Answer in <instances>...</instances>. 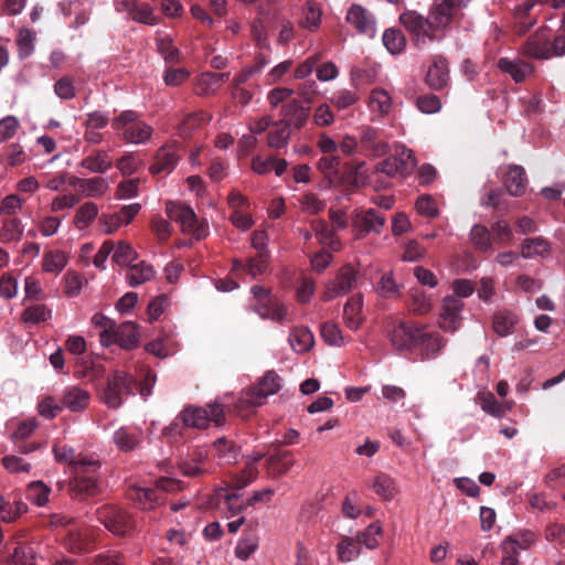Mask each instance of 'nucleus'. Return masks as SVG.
Instances as JSON below:
<instances>
[{
  "label": "nucleus",
  "instance_id": "obj_1",
  "mask_svg": "<svg viewBox=\"0 0 565 565\" xmlns=\"http://www.w3.org/2000/svg\"><path fill=\"white\" fill-rule=\"evenodd\" d=\"M111 128L119 132L127 143L141 145L150 140L153 128L140 118L135 110H122L111 120Z\"/></svg>",
  "mask_w": 565,
  "mask_h": 565
},
{
  "label": "nucleus",
  "instance_id": "obj_2",
  "mask_svg": "<svg viewBox=\"0 0 565 565\" xmlns=\"http://www.w3.org/2000/svg\"><path fill=\"white\" fill-rule=\"evenodd\" d=\"M280 388L281 377L273 370L267 371L254 386L242 392L235 408L242 415L246 409L263 405L268 396L275 395Z\"/></svg>",
  "mask_w": 565,
  "mask_h": 565
},
{
  "label": "nucleus",
  "instance_id": "obj_3",
  "mask_svg": "<svg viewBox=\"0 0 565 565\" xmlns=\"http://www.w3.org/2000/svg\"><path fill=\"white\" fill-rule=\"evenodd\" d=\"M164 211L170 221L180 225L183 234H190L198 241L206 237L209 233L207 223L199 220L190 206L181 202L168 201Z\"/></svg>",
  "mask_w": 565,
  "mask_h": 565
},
{
  "label": "nucleus",
  "instance_id": "obj_4",
  "mask_svg": "<svg viewBox=\"0 0 565 565\" xmlns=\"http://www.w3.org/2000/svg\"><path fill=\"white\" fill-rule=\"evenodd\" d=\"M399 23L407 30L412 43L418 49L425 47L430 42L441 41V34H435L430 30L428 17L419 14L417 11L408 10L398 18Z\"/></svg>",
  "mask_w": 565,
  "mask_h": 565
},
{
  "label": "nucleus",
  "instance_id": "obj_5",
  "mask_svg": "<svg viewBox=\"0 0 565 565\" xmlns=\"http://www.w3.org/2000/svg\"><path fill=\"white\" fill-rule=\"evenodd\" d=\"M180 418L186 427L204 429L211 424L223 425L225 413L223 405L213 402L205 407L188 406L181 412Z\"/></svg>",
  "mask_w": 565,
  "mask_h": 565
},
{
  "label": "nucleus",
  "instance_id": "obj_6",
  "mask_svg": "<svg viewBox=\"0 0 565 565\" xmlns=\"http://www.w3.org/2000/svg\"><path fill=\"white\" fill-rule=\"evenodd\" d=\"M52 450L55 460L68 465L72 468V472L100 469V460L94 455L77 452L75 448L66 445H54Z\"/></svg>",
  "mask_w": 565,
  "mask_h": 565
},
{
  "label": "nucleus",
  "instance_id": "obj_7",
  "mask_svg": "<svg viewBox=\"0 0 565 565\" xmlns=\"http://www.w3.org/2000/svg\"><path fill=\"white\" fill-rule=\"evenodd\" d=\"M134 379L125 371H115L108 379L102 399L109 408L121 406L124 396L132 393Z\"/></svg>",
  "mask_w": 565,
  "mask_h": 565
},
{
  "label": "nucleus",
  "instance_id": "obj_8",
  "mask_svg": "<svg viewBox=\"0 0 565 565\" xmlns=\"http://www.w3.org/2000/svg\"><path fill=\"white\" fill-rule=\"evenodd\" d=\"M468 0H441V2L434 4L428 13L430 22V30L435 34H440L451 23L457 9L466 7Z\"/></svg>",
  "mask_w": 565,
  "mask_h": 565
},
{
  "label": "nucleus",
  "instance_id": "obj_9",
  "mask_svg": "<svg viewBox=\"0 0 565 565\" xmlns=\"http://www.w3.org/2000/svg\"><path fill=\"white\" fill-rule=\"evenodd\" d=\"M465 303L455 296H446L441 300L438 326L445 332L455 333L462 324V310Z\"/></svg>",
  "mask_w": 565,
  "mask_h": 565
},
{
  "label": "nucleus",
  "instance_id": "obj_10",
  "mask_svg": "<svg viewBox=\"0 0 565 565\" xmlns=\"http://www.w3.org/2000/svg\"><path fill=\"white\" fill-rule=\"evenodd\" d=\"M97 513L99 522L115 535H125L132 529L129 514L121 508L105 505Z\"/></svg>",
  "mask_w": 565,
  "mask_h": 565
},
{
  "label": "nucleus",
  "instance_id": "obj_11",
  "mask_svg": "<svg viewBox=\"0 0 565 565\" xmlns=\"http://www.w3.org/2000/svg\"><path fill=\"white\" fill-rule=\"evenodd\" d=\"M74 476L70 480L68 492L74 499H83L98 493V470L73 471Z\"/></svg>",
  "mask_w": 565,
  "mask_h": 565
},
{
  "label": "nucleus",
  "instance_id": "obj_12",
  "mask_svg": "<svg viewBox=\"0 0 565 565\" xmlns=\"http://www.w3.org/2000/svg\"><path fill=\"white\" fill-rule=\"evenodd\" d=\"M521 52L536 60L553 57L548 30L546 28L537 29L522 45Z\"/></svg>",
  "mask_w": 565,
  "mask_h": 565
},
{
  "label": "nucleus",
  "instance_id": "obj_13",
  "mask_svg": "<svg viewBox=\"0 0 565 565\" xmlns=\"http://www.w3.org/2000/svg\"><path fill=\"white\" fill-rule=\"evenodd\" d=\"M385 215L374 209L358 213L352 223L355 239L363 238L371 232L380 233L385 226Z\"/></svg>",
  "mask_w": 565,
  "mask_h": 565
},
{
  "label": "nucleus",
  "instance_id": "obj_14",
  "mask_svg": "<svg viewBox=\"0 0 565 565\" xmlns=\"http://www.w3.org/2000/svg\"><path fill=\"white\" fill-rule=\"evenodd\" d=\"M345 19L360 34L370 39L376 35V20L374 15L362 6L352 4L347 12Z\"/></svg>",
  "mask_w": 565,
  "mask_h": 565
},
{
  "label": "nucleus",
  "instance_id": "obj_15",
  "mask_svg": "<svg viewBox=\"0 0 565 565\" xmlns=\"http://www.w3.org/2000/svg\"><path fill=\"white\" fill-rule=\"evenodd\" d=\"M239 493L231 490L230 488H218L215 490L213 497L210 500V505L221 508L225 511L226 518H234L238 515L245 508L246 502L239 501Z\"/></svg>",
  "mask_w": 565,
  "mask_h": 565
},
{
  "label": "nucleus",
  "instance_id": "obj_16",
  "mask_svg": "<svg viewBox=\"0 0 565 565\" xmlns=\"http://www.w3.org/2000/svg\"><path fill=\"white\" fill-rule=\"evenodd\" d=\"M418 328L419 327L405 322L392 324L388 330L391 344L399 351L411 350L417 343Z\"/></svg>",
  "mask_w": 565,
  "mask_h": 565
},
{
  "label": "nucleus",
  "instance_id": "obj_17",
  "mask_svg": "<svg viewBox=\"0 0 565 565\" xmlns=\"http://www.w3.org/2000/svg\"><path fill=\"white\" fill-rule=\"evenodd\" d=\"M449 82V64L445 56L434 55L425 76V83L434 90L444 89Z\"/></svg>",
  "mask_w": 565,
  "mask_h": 565
},
{
  "label": "nucleus",
  "instance_id": "obj_18",
  "mask_svg": "<svg viewBox=\"0 0 565 565\" xmlns=\"http://www.w3.org/2000/svg\"><path fill=\"white\" fill-rule=\"evenodd\" d=\"M143 440V431L136 425L121 426L115 430L113 441L116 448L122 452L136 450Z\"/></svg>",
  "mask_w": 565,
  "mask_h": 565
},
{
  "label": "nucleus",
  "instance_id": "obj_19",
  "mask_svg": "<svg viewBox=\"0 0 565 565\" xmlns=\"http://www.w3.org/2000/svg\"><path fill=\"white\" fill-rule=\"evenodd\" d=\"M92 399L88 391L71 385L63 390L61 395L62 408H66L73 413H81L87 408Z\"/></svg>",
  "mask_w": 565,
  "mask_h": 565
},
{
  "label": "nucleus",
  "instance_id": "obj_20",
  "mask_svg": "<svg viewBox=\"0 0 565 565\" xmlns=\"http://www.w3.org/2000/svg\"><path fill=\"white\" fill-rule=\"evenodd\" d=\"M360 146L363 151L369 152L372 157H382L390 150L388 143L380 139L379 130L371 126L362 127Z\"/></svg>",
  "mask_w": 565,
  "mask_h": 565
},
{
  "label": "nucleus",
  "instance_id": "obj_21",
  "mask_svg": "<svg viewBox=\"0 0 565 565\" xmlns=\"http://www.w3.org/2000/svg\"><path fill=\"white\" fill-rule=\"evenodd\" d=\"M425 359H431L446 345V341L438 332H428L426 327H419L417 331V343Z\"/></svg>",
  "mask_w": 565,
  "mask_h": 565
},
{
  "label": "nucleus",
  "instance_id": "obj_22",
  "mask_svg": "<svg viewBox=\"0 0 565 565\" xmlns=\"http://www.w3.org/2000/svg\"><path fill=\"white\" fill-rule=\"evenodd\" d=\"M71 185L78 190L82 196L99 198L109 190V183L105 178L94 177L88 179L74 178Z\"/></svg>",
  "mask_w": 565,
  "mask_h": 565
},
{
  "label": "nucleus",
  "instance_id": "obj_23",
  "mask_svg": "<svg viewBox=\"0 0 565 565\" xmlns=\"http://www.w3.org/2000/svg\"><path fill=\"white\" fill-rule=\"evenodd\" d=\"M536 541L534 532L525 530L516 534L507 536L500 544L502 553L519 555L520 552L530 548Z\"/></svg>",
  "mask_w": 565,
  "mask_h": 565
},
{
  "label": "nucleus",
  "instance_id": "obj_24",
  "mask_svg": "<svg viewBox=\"0 0 565 565\" xmlns=\"http://www.w3.org/2000/svg\"><path fill=\"white\" fill-rule=\"evenodd\" d=\"M355 270L351 266H343L328 290V298L348 294L355 287Z\"/></svg>",
  "mask_w": 565,
  "mask_h": 565
},
{
  "label": "nucleus",
  "instance_id": "obj_25",
  "mask_svg": "<svg viewBox=\"0 0 565 565\" xmlns=\"http://www.w3.org/2000/svg\"><path fill=\"white\" fill-rule=\"evenodd\" d=\"M498 67L509 74L516 83L523 82L534 71L530 63H526L520 58L510 60L508 57H501L498 61Z\"/></svg>",
  "mask_w": 565,
  "mask_h": 565
},
{
  "label": "nucleus",
  "instance_id": "obj_26",
  "mask_svg": "<svg viewBox=\"0 0 565 565\" xmlns=\"http://www.w3.org/2000/svg\"><path fill=\"white\" fill-rule=\"evenodd\" d=\"M128 499L141 510H151L159 501L157 491L150 488L131 486L127 490Z\"/></svg>",
  "mask_w": 565,
  "mask_h": 565
},
{
  "label": "nucleus",
  "instance_id": "obj_27",
  "mask_svg": "<svg viewBox=\"0 0 565 565\" xmlns=\"http://www.w3.org/2000/svg\"><path fill=\"white\" fill-rule=\"evenodd\" d=\"M291 349L296 353H306L310 351L315 345V337L307 327L294 328L288 338Z\"/></svg>",
  "mask_w": 565,
  "mask_h": 565
},
{
  "label": "nucleus",
  "instance_id": "obj_28",
  "mask_svg": "<svg viewBox=\"0 0 565 565\" xmlns=\"http://www.w3.org/2000/svg\"><path fill=\"white\" fill-rule=\"evenodd\" d=\"M311 228L321 245L329 247L331 252H338L341 249V243L337 237L334 230H331L326 221L313 220L311 222Z\"/></svg>",
  "mask_w": 565,
  "mask_h": 565
},
{
  "label": "nucleus",
  "instance_id": "obj_29",
  "mask_svg": "<svg viewBox=\"0 0 565 565\" xmlns=\"http://www.w3.org/2000/svg\"><path fill=\"white\" fill-rule=\"evenodd\" d=\"M504 185L513 196H520L525 192V171L520 166H511L504 177Z\"/></svg>",
  "mask_w": 565,
  "mask_h": 565
},
{
  "label": "nucleus",
  "instance_id": "obj_30",
  "mask_svg": "<svg viewBox=\"0 0 565 565\" xmlns=\"http://www.w3.org/2000/svg\"><path fill=\"white\" fill-rule=\"evenodd\" d=\"M179 156L172 146H163L156 153V162L150 168L152 173L170 172L174 169Z\"/></svg>",
  "mask_w": 565,
  "mask_h": 565
},
{
  "label": "nucleus",
  "instance_id": "obj_31",
  "mask_svg": "<svg viewBox=\"0 0 565 565\" xmlns=\"http://www.w3.org/2000/svg\"><path fill=\"white\" fill-rule=\"evenodd\" d=\"M79 166L92 173H105L113 167V163L107 151L95 150L82 159Z\"/></svg>",
  "mask_w": 565,
  "mask_h": 565
},
{
  "label": "nucleus",
  "instance_id": "obj_32",
  "mask_svg": "<svg viewBox=\"0 0 565 565\" xmlns=\"http://www.w3.org/2000/svg\"><path fill=\"white\" fill-rule=\"evenodd\" d=\"M321 18L322 11L320 7L316 2L309 0L302 9L298 24L301 29L309 32H316L321 24Z\"/></svg>",
  "mask_w": 565,
  "mask_h": 565
},
{
  "label": "nucleus",
  "instance_id": "obj_33",
  "mask_svg": "<svg viewBox=\"0 0 565 565\" xmlns=\"http://www.w3.org/2000/svg\"><path fill=\"white\" fill-rule=\"evenodd\" d=\"M469 239L473 247L482 253L493 250V239L490 230L481 224H475L469 233Z\"/></svg>",
  "mask_w": 565,
  "mask_h": 565
},
{
  "label": "nucleus",
  "instance_id": "obj_34",
  "mask_svg": "<svg viewBox=\"0 0 565 565\" xmlns=\"http://www.w3.org/2000/svg\"><path fill=\"white\" fill-rule=\"evenodd\" d=\"M156 270L146 262H140L137 265L130 266L126 273V279L130 287H138L154 278Z\"/></svg>",
  "mask_w": 565,
  "mask_h": 565
},
{
  "label": "nucleus",
  "instance_id": "obj_35",
  "mask_svg": "<svg viewBox=\"0 0 565 565\" xmlns=\"http://www.w3.org/2000/svg\"><path fill=\"white\" fill-rule=\"evenodd\" d=\"M68 263V256L63 250H46L42 257V270L58 275L63 271Z\"/></svg>",
  "mask_w": 565,
  "mask_h": 565
},
{
  "label": "nucleus",
  "instance_id": "obj_36",
  "mask_svg": "<svg viewBox=\"0 0 565 565\" xmlns=\"http://www.w3.org/2000/svg\"><path fill=\"white\" fill-rule=\"evenodd\" d=\"M117 344L125 350L134 349L138 345V328L132 321H126L116 326Z\"/></svg>",
  "mask_w": 565,
  "mask_h": 565
},
{
  "label": "nucleus",
  "instance_id": "obj_37",
  "mask_svg": "<svg viewBox=\"0 0 565 565\" xmlns=\"http://www.w3.org/2000/svg\"><path fill=\"white\" fill-rule=\"evenodd\" d=\"M477 402L484 413L497 418H502L510 411V407L500 403L491 392L478 393Z\"/></svg>",
  "mask_w": 565,
  "mask_h": 565
},
{
  "label": "nucleus",
  "instance_id": "obj_38",
  "mask_svg": "<svg viewBox=\"0 0 565 565\" xmlns=\"http://www.w3.org/2000/svg\"><path fill=\"white\" fill-rule=\"evenodd\" d=\"M65 547L73 554H85L92 551V540L87 531H72L66 541Z\"/></svg>",
  "mask_w": 565,
  "mask_h": 565
},
{
  "label": "nucleus",
  "instance_id": "obj_39",
  "mask_svg": "<svg viewBox=\"0 0 565 565\" xmlns=\"http://www.w3.org/2000/svg\"><path fill=\"white\" fill-rule=\"evenodd\" d=\"M295 459L291 451H277L267 459L269 472L273 476H282L294 466Z\"/></svg>",
  "mask_w": 565,
  "mask_h": 565
},
{
  "label": "nucleus",
  "instance_id": "obj_40",
  "mask_svg": "<svg viewBox=\"0 0 565 565\" xmlns=\"http://www.w3.org/2000/svg\"><path fill=\"white\" fill-rule=\"evenodd\" d=\"M98 212L96 203L90 201L83 203L75 212L74 226L79 231L87 228L96 220Z\"/></svg>",
  "mask_w": 565,
  "mask_h": 565
},
{
  "label": "nucleus",
  "instance_id": "obj_41",
  "mask_svg": "<svg viewBox=\"0 0 565 565\" xmlns=\"http://www.w3.org/2000/svg\"><path fill=\"white\" fill-rule=\"evenodd\" d=\"M363 301L362 297L354 296L350 298L343 309L344 321L352 330H358L362 323L361 310Z\"/></svg>",
  "mask_w": 565,
  "mask_h": 565
},
{
  "label": "nucleus",
  "instance_id": "obj_42",
  "mask_svg": "<svg viewBox=\"0 0 565 565\" xmlns=\"http://www.w3.org/2000/svg\"><path fill=\"white\" fill-rule=\"evenodd\" d=\"M385 49L392 55H399L405 51L406 38L399 29L391 28L384 31L382 36Z\"/></svg>",
  "mask_w": 565,
  "mask_h": 565
},
{
  "label": "nucleus",
  "instance_id": "obj_43",
  "mask_svg": "<svg viewBox=\"0 0 565 565\" xmlns=\"http://www.w3.org/2000/svg\"><path fill=\"white\" fill-rule=\"evenodd\" d=\"M291 130L288 124L281 120L275 122L267 136L268 147L274 149L285 148L288 145Z\"/></svg>",
  "mask_w": 565,
  "mask_h": 565
},
{
  "label": "nucleus",
  "instance_id": "obj_44",
  "mask_svg": "<svg viewBox=\"0 0 565 565\" xmlns=\"http://www.w3.org/2000/svg\"><path fill=\"white\" fill-rule=\"evenodd\" d=\"M269 258V253H258L256 256L250 257L245 265L236 260L234 266L236 268L242 267L250 277L256 278L266 273Z\"/></svg>",
  "mask_w": 565,
  "mask_h": 565
},
{
  "label": "nucleus",
  "instance_id": "obj_45",
  "mask_svg": "<svg viewBox=\"0 0 565 565\" xmlns=\"http://www.w3.org/2000/svg\"><path fill=\"white\" fill-rule=\"evenodd\" d=\"M518 318L510 311H498L492 318V328L499 337H507L513 332Z\"/></svg>",
  "mask_w": 565,
  "mask_h": 565
},
{
  "label": "nucleus",
  "instance_id": "obj_46",
  "mask_svg": "<svg viewBox=\"0 0 565 565\" xmlns=\"http://www.w3.org/2000/svg\"><path fill=\"white\" fill-rule=\"evenodd\" d=\"M284 119L289 125V128L294 126L297 129H300L308 119V111L306 108L300 106L297 103H289L282 108Z\"/></svg>",
  "mask_w": 565,
  "mask_h": 565
},
{
  "label": "nucleus",
  "instance_id": "obj_47",
  "mask_svg": "<svg viewBox=\"0 0 565 565\" xmlns=\"http://www.w3.org/2000/svg\"><path fill=\"white\" fill-rule=\"evenodd\" d=\"M551 252L550 243L543 237L526 238L522 244L521 256L523 258H533L544 256Z\"/></svg>",
  "mask_w": 565,
  "mask_h": 565
},
{
  "label": "nucleus",
  "instance_id": "obj_48",
  "mask_svg": "<svg viewBox=\"0 0 565 565\" xmlns=\"http://www.w3.org/2000/svg\"><path fill=\"white\" fill-rule=\"evenodd\" d=\"M213 451L221 463H233L238 456V449L226 438H218L213 443Z\"/></svg>",
  "mask_w": 565,
  "mask_h": 565
},
{
  "label": "nucleus",
  "instance_id": "obj_49",
  "mask_svg": "<svg viewBox=\"0 0 565 565\" xmlns=\"http://www.w3.org/2000/svg\"><path fill=\"white\" fill-rule=\"evenodd\" d=\"M369 107L371 111L387 115L392 108V97L383 88H374L369 98Z\"/></svg>",
  "mask_w": 565,
  "mask_h": 565
},
{
  "label": "nucleus",
  "instance_id": "obj_50",
  "mask_svg": "<svg viewBox=\"0 0 565 565\" xmlns=\"http://www.w3.org/2000/svg\"><path fill=\"white\" fill-rule=\"evenodd\" d=\"M212 120V115L205 111H195L185 116L180 124L179 131L181 136H189L194 129L206 125Z\"/></svg>",
  "mask_w": 565,
  "mask_h": 565
},
{
  "label": "nucleus",
  "instance_id": "obj_51",
  "mask_svg": "<svg viewBox=\"0 0 565 565\" xmlns=\"http://www.w3.org/2000/svg\"><path fill=\"white\" fill-rule=\"evenodd\" d=\"M337 554L340 562L353 561L360 554L359 542L347 535L341 536L337 545Z\"/></svg>",
  "mask_w": 565,
  "mask_h": 565
},
{
  "label": "nucleus",
  "instance_id": "obj_52",
  "mask_svg": "<svg viewBox=\"0 0 565 565\" xmlns=\"http://www.w3.org/2000/svg\"><path fill=\"white\" fill-rule=\"evenodd\" d=\"M113 252V260L122 267L130 265L138 256L132 246L125 241H120L116 247L114 246Z\"/></svg>",
  "mask_w": 565,
  "mask_h": 565
},
{
  "label": "nucleus",
  "instance_id": "obj_53",
  "mask_svg": "<svg viewBox=\"0 0 565 565\" xmlns=\"http://www.w3.org/2000/svg\"><path fill=\"white\" fill-rule=\"evenodd\" d=\"M373 490L383 500L390 501L395 494V482L390 476L381 473L373 482Z\"/></svg>",
  "mask_w": 565,
  "mask_h": 565
},
{
  "label": "nucleus",
  "instance_id": "obj_54",
  "mask_svg": "<svg viewBox=\"0 0 565 565\" xmlns=\"http://www.w3.org/2000/svg\"><path fill=\"white\" fill-rule=\"evenodd\" d=\"M23 233L21 221L18 218H10L3 222L0 230V239L3 243L18 242Z\"/></svg>",
  "mask_w": 565,
  "mask_h": 565
},
{
  "label": "nucleus",
  "instance_id": "obj_55",
  "mask_svg": "<svg viewBox=\"0 0 565 565\" xmlns=\"http://www.w3.org/2000/svg\"><path fill=\"white\" fill-rule=\"evenodd\" d=\"M195 89L199 96L215 94L220 89V86L214 78V73L205 72L199 75L195 79Z\"/></svg>",
  "mask_w": 565,
  "mask_h": 565
},
{
  "label": "nucleus",
  "instance_id": "obj_56",
  "mask_svg": "<svg viewBox=\"0 0 565 565\" xmlns=\"http://www.w3.org/2000/svg\"><path fill=\"white\" fill-rule=\"evenodd\" d=\"M51 317V310L42 303L26 307L21 316L25 323H39L46 321Z\"/></svg>",
  "mask_w": 565,
  "mask_h": 565
},
{
  "label": "nucleus",
  "instance_id": "obj_57",
  "mask_svg": "<svg viewBox=\"0 0 565 565\" xmlns=\"http://www.w3.org/2000/svg\"><path fill=\"white\" fill-rule=\"evenodd\" d=\"M51 489L42 481H33L28 487L29 500L38 507H43L49 502Z\"/></svg>",
  "mask_w": 565,
  "mask_h": 565
},
{
  "label": "nucleus",
  "instance_id": "obj_58",
  "mask_svg": "<svg viewBox=\"0 0 565 565\" xmlns=\"http://www.w3.org/2000/svg\"><path fill=\"white\" fill-rule=\"evenodd\" d=\"M393 158L396 159L399 177H406L413 172L417 162L411 149L403 148L396 152Z\"/></svg>",
  "mask_w": 565,
  "mask_h": 565
},
{
  "label": "nucleus",
  "instance_id": "obj_59",
  "mask_svg": "<svg viewBox=\"0 0 565 565\" xmlns=\"http://www.w3.org/2000/svg\"><path fill=\"white\" fill-rule=\"evenodd\" d=\"M157 47L166 62H179L180 51L173 46L172 40L168 34H163L157 39Z\"/></svg>",
  "mask_w": 565,
  "mask_h": 565
},
{
  "label": "nucleus",
  "instance_id": "obj_60",
  "mask_svg": "<svg viewBox=\"0 0 565 565\" xmlns=\"http://www.w3.org/2000/svg\"><path fill=\"white\" fill-rule=\"evenodd\" d=\"M417 109L423 114H436L441 109V100L431 93L420 95L415 98Z\"/></svg>",
  "mask_w": 565,
  "mask_h": 565
},
{
  "label": "nucleus",
  "instance_id": "obj_61",
  "mask_svg": "<svg viewBox=\"0 0 565 565\" xmlns=\"http://www.w3.org/2000/svg\"><path fill=\"white\" fill-rule=\"evenodd\" d=\"M35 33L29 29H21L17 38L19 56L21 58L29 57L34 51Z\"/></svg>",
  "mask_w": 565,
  "mask_h": 565
},
{
  "label": "nucleus",
  "instance_id": "obj_62",
  "mask_svg": "<svg viewBox=\"0 0 565 565\" xmlns=\"http://www.w3.org/2000/svg\"><path fill=\"white\" fill-rule=\"evenodd\" d=\"M21 128L15 116L8 115L0 119V143L11 140Z\"/></svg>",
  "mask_w": 565,
  "mask_h": 565
},
{
  "label": "nucleus",
  "instance_id": "obj_63",
  "mask_svg": "<svg viewBox=\"0 0 565 565\" xmlns=\"http://www.w3.org/2000/svg\"><path fill=\"white\" fill-rule=\"evenodd\" d=\"M28 511V507L22 501L7 502L0 511V519L6 523H12Z\"/></svg>",
  "mask_w": 565,
  "mask_h": 565
},
{
  "label": "nucleus",
  "instance_id": "obj_64",
  "mask_svg": "<svg viewBox=\"0 0 565 565\" xmlns=\"http://www.w3.org/2000/svg\"><path fill=\"white\" fill-rule=\"evenodd\" d=\"M491 233H493V243L504 245L511 241L513 232L511 226L505 220H499L491 225Z\"/></svg>",
  "mask_w": 565,
  "mask_h": 565
}]
</instances>
